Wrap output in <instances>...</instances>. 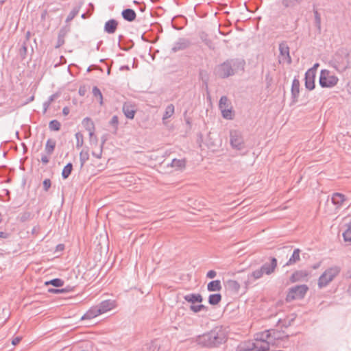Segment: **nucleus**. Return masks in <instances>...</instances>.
Instances as JSON below:
<instances>
[{"mask_svg":"<svg viewBox=\"0 0 351 351\" xmlns=\"http://www.w3.org/2000/svg\"><path fill=\"white\" fill-rule=\"evenodd\" d=\"M227 340L226 335L222 326L215 327L210 331L197 337L198 345L205 348H216L224 343Z\"/></svg>","mask_w":351,"mask_h":351,"instance_id":"obj_1","label":"nucleus"},{"mask_svg":"<svg viewBox=\"0 0 351 351\" xmlns=\"http://www.w3.org/2000/svg\"><path fill=\"white\" fill-rule=\"evenodd\" d=\"M245 61L239 59H230L219 64L217 69V74L221 78H226L233 75L239 71H244Z\"/></svg>","mask_w":351,"mask_h":351,"instance_id":"obj_2","label":"nucleus"},{"mask_svg":"<svg viewBox=\"0 0 351 351\" xmlns=\"http://www.w3.org/2000/svg\"><path fill=\"white\" fill-rule=\"evenodd\" d=\"M350 53L346 48L339 49L332 60V66L339 72H343L350 66Z\"/></svg>","mask_w":351,"mask_h":351,"instance_id":"obj_3","label":"nucleus"},{"mask_svg":"<svg viewBox=\"0 0 351 351\" xmlns=\"http://www.w3.org/2000/svg\"><path fill=\"white\" fill-rule=\"evenodd\" d=\"M341 268L339 266H333L327 269L319 278L318 287L323 288L326 287L333 279L339 274Z\"/></svg>","mask_w":351,"mask_h":351,"instance_id":"obj_4","label":"nucleus"},{"mask_svg":"<svg viewBox=\"0 0 351 351\" xmlns=\"http://www.w3.org/2000/svg\"><path fill=\"white\" fill-rule=\"evenodd\" d=\"M308 287L306 285H296L291 287L286 296V301L290 302L295 300L302 299L304 298Z\"/></svg>","mask_w":351,"mask_h":351,"instance_id":"obj_5","label":"nucleus"},{"mask_svg":"<svg viewBox=\"0 0 351 351\" xmlns=\"http://www.w3.org/2000/svg\"><path fill=\"white\" fill-rule=\"evenodd\" d=\"M339 81L337 76L330 75L328 70H322L319 75V83L322 88H331L335 86Z\"/></svg>","mask_w":351,"mask_h":351,"instance_id":"obj_6","label":"nucleus"},{"mask_svg":"<svg viewBox=\"0 0 351 351\" xmlns=\"http://www.w3.org/2000/svg\"><path fill=\"white\" fill-rule=\"evenodd\" d=\"M231 104L229 101L226 96H222L219 102V108L221 111L222 116L226 119H232V107Z\"/></svg>","mask_w":351,"mask_h":351,"instance_id":"obj_7","label":"nucleus"},{"mask_svg":"<svg viewBox=\"0 0 351 351\" xmlns=\"http://www.w3.org/2000/svg\"><path fill=\"white\" fill-rule=\"evenodd\" d=\"M230 144L232 147L237 150L244 148V141L243 136L239 130H232L230 133Z\"/></svg>","mask_w":351,"mask_h":351,"instance_id":"obj_8","label":"nucleus"},{"mask_svg":"<svg viewBox=\"0 0 351 351\" xmlns=\"http://www.w3.org/2000/svg\"><path fill=\"white\" fill-rule=\"evenodd\" d=\"M280 57L279 62H287L290 64L292 62L289 53V47L286 42H282L279 44Z\"/></svg>","mask_w":351,"mask_h":351,"instance_id":"obj_9","label":"nucleus"},{"mask_svg":"<svg viewBox=\"0 0 351 351\" xmlns=\"http://www.w3.org/2000/svg\"><path fill=\"white\" fill-rule=\"evenodd\" d=\"M269 331L270 335L269 339L270 341H271V346H278L280 343L284 339H288L289 335H285V332L283 331L277 330L275 329L268 330Z\"/></svg>","mask_w":351,"mask_h":351,"instance_id":"obj_10","label":"nucleus"},{"mask_svg":"<svg viewBox=\"0 0 351 351\" xmlns=\"http://www.w3.org/2000/svg\"><path fill=\"white\" fill-rule=\"evenodd\" d=\"M191 45V41L189 39L186 38H179L173 44V46L171 48V51L173 53H176L180 51L186 50L189 48Z\"/></svg>","mask_w":351,"mask_h":351,"instance_id":"obj_11","label":"nucleus"},{"mask_svg":"<svg viewBox=\"0 0 351 351\" xmlns=\"http://www.w3.org/2000/svg\"><path fill=\"white\" fill-rule=\"evenodd\" d=\"M277 259L275 257H270L269 263H265L261 268L265 274L270 275L274 272L277 267Z\"/></svg>","mask_w":351,"mask_h":351,"instance_id":"obj_12","label":"nucleus"},{"mask_svg":"<svg viewBox=\"0 0 351 351\" xmlns=\"http://www.w3.org/2000/svg\"><path fill=\"white\" fill-rule=\"evenodd\" d=\"M309 276V272L306 270H297L291 276L289 280L291 283L300 281H307L306 278Z\"/></svg>","mask_w":351,"mask_h":351,"instance_id":"obj_13","label":"nucleus"},{"mask_svg":"<svg viewBox=\"0 0 351 351\" xmlns=\"http://www.w3.org/2000/svg\"><path fill=\"white\" fill-rule=\"evenodd\" d=\"M300 81L295 77L292 82L291 93V103L295 104L298 100L300 94Z\"/></svg>","mask_w":351,"mask_h":351,"instance_id":"obj_14","label":"nucleus"},{"mask_svg":"<svg viewBox=\"0 0 351 351\" xmlns=\"http://www.w3.org/2000/svg\"><path fill=\"white\" fill-rule=\"evenodd\" d=\"M315 74L313 73V69H308L305 73L304 80L306 89L312 90L315 88Z\"/></svg>","mask_w":351,"mask_h":351,"instance_id":"obj_15","label":"nucleus"},{"mask_svg":"<svg viewBox=\"0 0 351 351\" xmlns=\"http://www.w3.org/2000/svg\"><path fill=\"white\" fill-rule=\"evenodd\" d=\"M122 111L128 119H132L136 113V107L130 102H125L123 105Z\"/></svg>","mask_w":351,"mask_h":351,"instance_id":"obj_16","label":"nucleus"},{"mask_svg":"<svg viewBox=\"0 0 351 351\" xmlns=\"http://www.w3.org/2000/svg\"><path fill=\"white\" fill-rule=\"evenodd\" d=\"M97 306L101 314L113 309L116 306L115 301L111 300H104L101 302H100Z\"/></svg>","mask_w":351,"mask_h":351,"instance_id":"obj_17","label":"nucleus"},{"mask_svg":"<svg viewBox=\"0 0 351 351\" xmlns=\"http://www.w3.org/2000/svg\"><path fill=\"white\" fill-rule=\"evenodd\" d=\"M271 343V341L254 340L252 341L253 351H267L269 350Z\"/></svg>","mask_w":351,"mask_h":351,"instance_id":"obj_18","label":"nucleus"},{"mask_svg":"<svg viewBox=\"0 0 351 351\" xmlns=\"http://www.w3.org/2000/svg\"><path fill=\"white\" fill-rule=\"evenodd\" d=\"M346 200V196L340 193H334L331 197L332 203L336 206L337 208H341Z\"/></svg>","mask_w":351,"mask_h":351,"instance_id":"obj_19","label":"nucleus"},{"mask_svg":"<svg viewBox=\"0 0 351 351\" xmlns=\"http://www.w3.org/2000/svg\"><path fill=\"white\" fill-rule=\"evenodd\" d=\"M118 21L115 19H110L104 25V31L108 34H114L118 27Z\"/></svg>","mask_w":351,"mask_h":351,"instance_id":"obj_20","label":"nucleus"},{"mask_svg":"<svg viewBox=\"0 0 351 351\" xmlns=\"http://www.w3.org/2000/svg\"><path fill=\"white\" fill-rule=\"evenodd\" d=\"M184 299L191 304L202 303L203 301V297L200 293L186 294L184 296Z\"/></svg>","mask_w":351,"mask_h":351,"instance_id":"obj_21","label":"nucleus"},{"mask_svg":"<svg viewBox=\"0 0 351 351\" xmlns=\"http://www.w3.org/2000/svg\"><path fill=\"white\" fill-rule=\"evenodd\" d=\"M98 306H92L82 317V319H91L101 315Z\"/></svg>","mask_w":351,"mask_h":351,"instance_id":"obj_22","label":"nucleus"},{"mask_svg":"<svg viewBox=\"0 0 351 351\" xmlns=\"http://www.w3.org/2000/svg\"><path fill=\"white\" fill-rule=\"evenodd\" d=\"M121 16L124 20L128 22L134 21L136 18V12L131 8H126L122 10Z\"/></svg>","mask_w":351,"mask_h":351,"instance_id":"obj_23","label":"nucleus"},{"mask_svg":"<svg viewBox=\"0 0 351 351\" xmlns=\"http://www.w3.org/2000/svg\"><path fill=\"white\" fill-rule=\"evenodd\" d=\"M300 252L301 251L299 248L295 249L293 250L292 255L291 256L288 261L284 265L283 267L293 265L298 263L300 260Z\"/></svg>","mask_w":351,"mask_h":351,"instance_id":"obj_24","label":"nucleus"},{"mask_svg":"<svg viewBox=\"0 0 351 351\" xmlns=\"http://www.w3.org/2000/svg\"><path fill=\"white\" fill-rule=\"evenodd\" d=\"M226 287L234 293H237L241 287L239 283L234 280H228L226 282Z\"/></svg>","mask_w":351,"mask_h":351,"instance_id":"obj_25","label":"nucleus"},{"mask_svg":"<svg viewBox=\"0 0 351 351\" xmlns=\"http://www.w3.org/2000/svg\"><path fill=\"white\" fill-rule=\"evenodd\" d=\"M253 348L252 341H245L237 346L236 351H253Z\"/></svg>","mask_w":351,"mask_h":351,"instance_id":"obj_26","label":"nucleus"},{"mask_svg":"<svg viewBox=\"0 0 351 351\" xmlns=\"http://www.w3.org/2000/svg\"><path fill=\"white\" fill-rule=\"evenodd\" d=\"M67 34V30L63 27L61 28L58 32L57 43L55 46L56 48H59L64 44V38Z\"/></svg>","mask_w":351,"mask_h":351,"instance_id":"obj_27","label":"nucleus"},{"mask_svg":"<svg viewBox=\"0 0 351 351\" xmlns=\"http://www.w3.org/2000/svg\"><path fill=\"white\" fill-rule=\"evenodd\" d=\"M221 284L219 280L210 281L207 285V289L210 292L219 291L221 289Z\"/></svg>","mask_w":351,"mask_h":351,"instance_id":"obj_28","label":"nucleus"},{"mask_svg":"<svg viewBox=\"0 0 351 351\" xmlns=\"http://www.w3.org/2000/svg\"><path fill=\"white\" fill-rule=\"evenodd\" d=\"M186 162V161L185 159L174 158L171 162V167L176 168V170H181L185 168Z\"/></svg>","mask_w":351,"mask_h":351,"instance_id":"obj_29","label":"nucleus"},{"mask_svg":"<svg viewBox=\"0 0 351 351\" xmlns=\"http://www.w3.org/2000/svg\"><path fill=\"white\" fill-rule=\"evenodd\" d=\"M56 142L53 139L49 138L47 141L45 150L47 155L50 156L53 153L55 147H56Z\"/></svg>","mask_w":351,"mask_h":351,"instance_id":"obj_30","label":"nucleus"},{"mask_svg":"<svg viewBox=\"0 0 351 351\" xmlns=\"http://www.w3.org/2000/svg\"><path fill=\"white\" fill-rule=\"evenodd\" d=\"M74 290V287H71L70 285L66 286L64 288L62 289H55V288H50L48 289V292L51 293H69Z\"/></svg>","mask_w":351,"mask_h":351,"instance_id":"obj_31","label":"nucleus"},{"mask_svg":"<svg viewBox=\"0 0 351 351\" xmlns=\"http://www.w3.org/2000/svg\"><path fill=\"white\" fill-rule=\"evenodd\" d=\"M222 299V296L220 293H213L208 296V303L210 305H217Z\"/></svg>","mask_w":351,"mask_h":351,"instance_id":"obj_32","label":"nucleus"},{"mask_svg":"<svg viewBox=\"0 0 351 351\" xmlns=\"http://www.w3.org/2000/svg\"><path fill=\"white\" fill-rule=\"evenodd\" d=\"M303 0H282L281 3L285 8H294L300 5Z\"/></svg>","mask_w":351,"mask_h":351,"instance_id":"obj_33","label":"nucleus"},{"mask_svg":"<svg viewBox=\"0 0 351 351\" xmlns=\"http://www.w3.org/2000/svg\"><path fill=\"white\" fill-rule=\"evenodd\" d=\"M199 79L202 81L203 84L208 88V83L209 81V75L207 71L200 69L199 71Z\"/></svg>","mask_w":351,"mask_h":351,"instance_id":"obj_34","label":"nucleus"},{"mask_svg":"<svg viewBox=\"0 0 351 351\" xmlns=\"http://www.w3.org/2000/svg\"><path fill=\"white\" fill-rule=\"evenodd\" d=\"M200 38L204 42V43L210 49H215V45L212 40L208 38V34L205 32H202L200 34Z\"/></svg>","mask_w":351,"mask_h":351,"instance_id":"obj_35","label":"nucleus"},{"mask_svg":"<svg viewBox=\"0 0 351 351\" xmlns=\"http://www.w3.org/2000/svg\"><path fill=\"white\" fill-rule=\"evenodd\" d=\"M189 309L193 311V313H199L200 311H206L207 312L208 311V307L204 305V304H191L190 306H189Z\"/></svg>","mask_w":351,"mask_h":351,"instance_id":"obj_36","label":"nucleus"},{"mask_svg":"<svg viewBox=\"0 0 351 351\" xmlns=\"http://www.w3.org/2000/svg\"><path fill=\"white\" fill-rule=\"evenodd\" d=\"M73 170V164L71 162H69L66 164L62 171V177L63 179H66L69 177Z\"/></svg>","mask_w":351,"mask_h":351,"instance_id":"obj_37","label":"nucleus"},{"mask_svg":"<svg viewBox=\"0 0 351 351\" xmlns=\"http://www.w3.org/2000/svg\"><path fill=\"white\" fill-rule=\"evenodd\" d=\"M174 111H175L174 106L171 104H169L165 108V111L163 114L162 119L165 120V119L170 118L174 114Z\"/></svg>","mask_w":351,"mask_h":351,"instance_id":"obj_38","label":"nucleus"},{"mask_svg":"<svg viewBox=\"0 0 351 351\" xmlns=\"http://www.w3.org/2000/svg\"><path fill=\"white\" fill-rule=\"evenodd\" d=\"M269 335V331L267 330L262 332L256 334V337L254 340L270 341Z\"/></svg>","mask_w":351,"mask_h":351,"instance_id":"obj_39","label":"nucleus"},{"mask_svg":"<svg viewBox=\"0 0 351 351\" xmlns=\"http://www.w3.org/2000/svg\"><path fill=\"white\" fill-rule=\"evenodd\" d=\"M346 229L343 233V237L346 242H351V222L346 224Z\"/></svg>","mask_w":351,"mask_h":351,"instance_id":"obj_40","label":"nucleus"},{"mask_svg":"<svg viewBox=\"0 0 351 351\" xmlns=\"http://www.w3.org/2000/svg\"><path fill=\"white\" fill-rule=\"evenodd\" d=\"M45 285H52L55 287H60L64 285V280L60 278H54L45 283Z\"/></svg>","mask_w":351,"mask_h":351,"instance_id":"obj_41","label":"nucleus"},{"mask_svg":"<svg viewBox=\"0 0 351 351\" xmlns=\"http://www.w3.org/2000/svg\"><path fill=\"white\" fill-rule=\"evenodd\" d=\"M313 14L315 18V25L319 31L321 30V15L318 10L315 8L313 9Z\"/></svg>","mask_w":351,"mask_h":351,"instance_id":"obj_42","label":"nucleus"},{"mask_svg":"<svg viewBox=\"0 0 351 351\" xmlns=\"http://www.w3.org/2000/svg\"><path fill=\"white\" fill-rule=\"evenodd\" d=\"M92 93L95 97L98 98L99 104L103 105V95L99 88L94 86Z\"/></svg>","mask_w":351,"mask_h":351,"instance_id":"obj_43","label":"nucleus"},{"mask_svg":"<svg viewBox=\"0 0 351 351\" xmlns=\"http://www.w3.org/2000/svg\"><path fill=\"white\" fill-rule=\"evenodd\" d=\"M61 128L60 121L56 119L51 120L49 123V128L51 131H59Z\"/></svg>","mask_w":351,"mask_h":351,"instance_id":"obj_44","label":"nucleus"},{"mask_svg":"<svg viewBox=\"0 0 351 351\" xmlns=\"http://www.w3.org/2000/svg\"><path fill=\"white\" fill-rule=\"evenodd\" d=\"M80 9V6H76L73 8V10L70 12V13L68 14L66 22H69L72 21L79 13Z\"/></svg>","mask_w":351,"mask_h":351,"instance_id":"obj_45","label":"nucleus"},{"mask_svg":"<svg viewBox=\"0 0 351 351\" xmlns=\"http://www.w3.org/2000/svg\"><path fill=\"white\" fill-rule=\"evenodd\" d=\"M89 158V154L88 151H84L82 150L80 153V166L82 167L85 162L88 160Z\"/></svg>","mask_w":351,"mask_h":351,"instance_id":"obj_46","label":"nucleus"},{"mask_svg":"<svg viewBox=\"0 0 351 351\" xmlns=\"http://www.w3.org/2000/svg\"><path fill=\"white\" fill-rule=\"evenodd\" d=\"M27 53V43L26 42H23L21 48L19 49V53L22 60H24L26 58Z\"/></svg>","mask_w":351,"mask_h":351,"instance_id":"obj_47","label":"nucleus"},{"mask_svg":"<svg viewBox=\"0 0 351 351\" xmlns=\"http://www.w3.org/2000/svg\"><path fill=\"white\" fill-rule=\"evenodd\" d=\"M75 138L77 140L76 147L80 148V147H82V145L84 144L83 134L81 132H78L75 134Z\"/></svg>","mask_w":351,"mask_h":351,"instance_id":"obj_48","label":"nucleus"},{"mask_svg":"<svg viewBox=\"0 0 351 351\" xmlns=\"http://www.w3.org/2000/svg\"><path fill=\"white\" fill-rule=\"evenodd\" d=\"M263 274H264L263 271H262L261 268H260L259 269H256V270L252 271L248 276V278L252 277L254 280H257V279L261 278Z\"/></svg>","mask_w":351,"mask_h":351,"instance_id":"obj_49","label":"nucleus"},{"mask_svg":"<svg viewBox=\"0 0 351 351\" xmlns=\"http://www.w3.org/2000/svg\"><path fill=\"white\" fill-rule=\"evenodd\" d=\"M84 121H88L90 123V128H88V131L89 132L90 138H92L94 136V130H95L94 123H93V121L88 117L85 118Z\"/></svg>","mask_w":351,"mask_h":351,"instance_id":"obj_50","label":"nucleus"},{"mask_svg":"<svg viewBox=\"0 0 351 351\" xmlns=\"http://www.w3.org/2000/svg\"><path fill=\"white\" fill-rule=\"evenodd\" d=\"M51 186V181L49 178H46L43 182V188L45 192H47Z\"/></svg>","mask_w":351,"mask_h":351,"instance_id":"obj_51","label":"nucleus"},{"mask_svg":"<svg viewBox=\"0 0 351 351\" xmlns=\"http://www.w3.org/2000/svg\"><path fill=\"white\" fill-rule=\"evenodd\" d=\"M31 215H32V214L29 212L23 213L21 216V221L22 222H25V221L29 220L31 217Z\"/></svg>","mask_w":351,"mask_h":351,"instance_id":"obj_52","label":"nucleus"},{"mask_svg":"<svg viewBox=\"0 0 351 351\" xmlns=\"http://www.w3.org/2000/svg\"><path fill=\"white\" fill-rule=\"evenodd\" d=\"M104 143H105V140L102 142V144L101 145V147H100V149H99V152H92V155L93 156L96 157L97 158H101L103 145L104 144Z\"/></svg>","mask_w":351,"mask_h":351,"instance_id":"obj_53","label":"nucleus"},{"mask_svg":"<svg viewBox=\"0 0 351 351\" xmlns=\"http://www.w3.org/2000/svg\"><path fill=\"white\" fill-rule=\"evenodd\" d=\"M110 125L117 128V125L119 123V119H118L117 116H116V115L113 116L110 121Z\"/></svg>","mask_w":351,"mask_h":351,"instance_id":"obj_54","label":"nucleus"},{"mask_svg":"<svg viewBox=\"0 0 351 351\" xmlns=\"http://www.w3.org/2000/svg\"><path fill=\"white\" fill-rule=\"evenodd\" d=\"M86 93V88L84 85L80 86L78 90V93L80 96H84Z\"/></svg>","mask_w":351,"mask_h":351,"instance_id":"obj_55","label":"nucleus"},{"mask_svg":"<svg viewBox=\"0 0 351 351\" xmlns=\"http://www.w3.org/2000/svg\"><path fill=\"white\" fill-rule=\"evenodd\" d=\"M217 275V272L214 270H210L207 272L206 277L208 278H214Z\"/></svg>","mask_w":351,"mask_h":351,"instance_id":"obj_56","label":"nucleus"},{"mask_svg":"<svg viewBox=\"0 0 351 351\" xmlns=\"http://www.w3.org/2000/svg\"><path fill=\"white\" fill-rule=\"evenodd\" d=\"M64 250V245L60 243L56 245L55 252H62Z\"/></svg>","mask_w":351,"mask_h":351,"instance_id":"obj_57","label":"nucleus"},{"mask_svg":"<svg viewBox=\"0 0 351 351\" xmlns=\"http://www.w3.org/2000/svg\"><path fill=\"white\" fill-rule=\"evenodd\" d=\"M21 339H22L21 337H16L12 341V345H14V346L17 345L21 341Z\"/></svg>","mask_w":351,"mask_h":351,"instance_id":"obj_58","label":"nucleus"},{"mask_svg":"<svg viewBox=\"0 0 351 351\" xmlns=\"http://www.w3.org/2000/svg\"><path fill=\"white\" fill-rule=\"evenodd\" d=\"M41 162L44 165H47L49 162V157L47 156H46V155H43L42 157H41Z\"/></svg>","mask_w":351,"mask_h":351,"instance_id":"obj_59","label":"nucleus"},{"mask_svg":"<svg viewBox=\"0 0 351 351\" xmlns=\"http://www.w3.org/2000/svg\"><path fill=\"white\" fill-rule=\"evenodd\" d=\"M343 278H345L346 279L351 278V269H348V271L343 273Z\"/></svg>","mask_w":351,"mask_h":351,"instance_id":"obj_60","label":"nucleus"},{"mask_svg":"<svg viewBox=\"0 0 351 351\" xmlns=\"http://www.w3.org/2000/svg\"><path fill=\"white\" fill-rule=\"evenodd\" d=\"M31 33L29 31H27L25 34V38L23 42H26V43H28L30 39Z\"/></svg>","mask_w":351,"mask_h":351,"instance_id":"obj_61","label":"nucleus"},{"mask_svg":"<svg viewBox=\"0 0 351 351\" xmlns=\"http://www.w3.org/2000/svg\"><path fill=\"white\" fill-rule=\"evenodd\" d=\"M70 112V110L68 107H64L63 109H62V114L64 115V116H66L69 114Z\"/></svg>","mask_w":351,"mask_h":351,"instance_id":"obj_62","label":"nucleus"},{"mask_svg":"<svg viewBox=\"0 0 351 351\" xmlns=\"http://www.w3.org/2000/svg\"><path fill=\"white\" fill-rule=\"evenodd\" d=\"M8 237V234L4 232L0 231V238L6 239Z\"/></svg>","mask_w":351,"mask_h":351,"instance_id":"obj_63","label":"nucleus"},{"mask_svg":"<svg viewBox=\"0 0 351 351\" xmlns=\"http://www.w3.org/2000/svg\"><path fill=\"white\" fill-rule=\"evenodd\" d=\"M55 97V95H52L49 97V100L47 101V105H50V104L53 101Z\"/></svg>","mask_w":351,"mask_h":351,"instance_id":"obj_64","label":"nucleus"}]
</instances>
